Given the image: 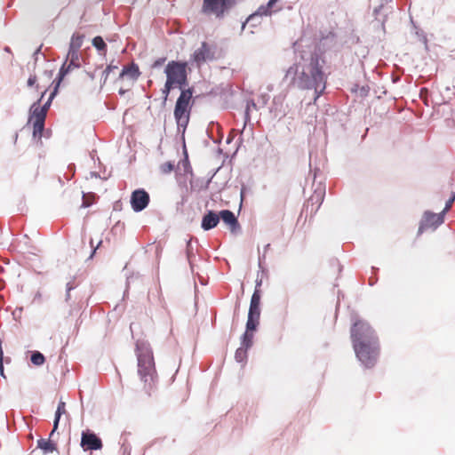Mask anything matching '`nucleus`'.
<instances>
[{
    "instance_id": "nucleus-33",
    "label": "nucleus",
    "mask_w": 455,
    "mask_h": 455,
    "mask_svg": "<svg viewBox=\"0 0 455 455\" xmlns=\"http://www.w3.org/2000/svg\"><path fill=\"white\" fill-rule=\"evenodd\" d=\"M165 60H166L165 58H161V59L156 60L153 63L152 67H153V68H157V67H159V66H162V65L164 63Z\"/></svg>"
},
{
    "instance_id": "nucleus-4",
    "label": "nucleus",
    "mask_w": 455,
    "mask_h": 455,
    "mask_svg": "<svg viewBox=\"0 0 455 455\" xmlns=\"http://www.w3.org/2000/svg\"><path fill=\"white\" fill-rule=\"evenodd\" d=\"M192 91L182 90L174 108V117L179 127L186 128L191 111Z\"/></svg>"
},
{
    "instance_id": "nucleus-7",
    "label": "nucleus",
    "mask_w": 455,
    "mask_h": 455,
    "mask_svg": "<svg viewBox=\"0 0 455 455\" xmlns=\"http://www.w3.org/2000/svg\"><path fill=\"white\" fill-rule=\"evenodd\" d=\"M48 110L47 104L40 106L34 104L31 108V116L28 122L33 124V135L34 137H42V133L44 128V121Z\"/></svg>"
},
{
    "instance_id": "nucleus-17",
    "label": "nucleus",
    "mask_w": 455,
    "mask_h": 455,
    "mask_svg": "<svg viewBox=\"0 0 455 455\" xmlns=\"http://www.w3.org/2000/svg\"><path fill=\"white\" fill-rule=\"evenodd\" d=\"M62 415H66L67 418L68 417V411H67V409H66L65 402L60 401V403L58 404V407H57V410H56V412H55V418H54V422H53V428H52V430L51 432V436H54L55 435V432L58 429L59 422H60V418H61Z\"/></svg>"
},
{
    "instance_id": "nucleus-12",
    "label": "nucleus",
    "mask_w": 455,
    "mask_h": 455,
    "mask_svg": "<svg viewBox=\"0 0 455 455\" xmlns=\"http://www.w3.org/2000/svg\"><path fill=\"white\" fill-rule=\"evenodd\" d=\"M228 0H204L203 11L205 13H214L220 16L223 13Z\"/></svg>"
},
{
    "instance_id": "nucleus-19",
    "label": "nucleus",
    "mask_w": 455,
    "mask_h": 455,
    "mask_svg": "<svg viewBox=\"0 0 455 455\" xmlns=\"http://www.w3.org/2000/svg\"><path fill=\"white\" fill-rule=\"evenodd\" d=\"M256 329L248 328V323H246V331L242 337V346L245 348H249L252 345L253 331Z\"/></svg>"
},
{
    "instance_id": "nucleus-23",
    "label": "nucleus",
    "mask_w": 455,
    "mask_h": 455,
    "mask_svg": "<svg viewBox=\"0 0 455 455\" xmlns=\"http://www.w3.org/2000/svg\"><path fill=\"white\" fill-rule=\"evenodd\" d=\"M31 362L33 364L40 366L44 363L45 358L43 354H41L38 351H36L31 355Z\"/></svg>"
},
{
    "instance_id": "nucleus-6",
    "label": "nucleus",
    "mask_w": 455,
    "mask_h": 455,
    "mask_svg": "<svg viewBox=\"0 0 455 455\" xmlns=\"http://www.w3.org/2000/svg\"><path fill=\"white\" fill-rule=\"evenodd\" d=\"M218 58V48L216 44H211L207 42H203L201 46L197 48L191 55V60L201 67L202 64L207 61H212Z\"/></svg>"
},
{
    "instance_id": "nucleus-15",
    "label": "nucleus",
    "mask_w": 455,
    "mask_h": 455,
    "mask_svg": "<svg viewBox=\"0 0 455 455\" xmlns=\"http://www.w3.org/2000/svg\"><path fill=\"white\" fill-rule=\"evenodd\" d=\"M37 448L43 451L44 454L52 453L58 451L57 443L54 441V436L49 435L48 439L41 438L37 441Z\"/></svg>"
},
{
    "instance_id": "nucleus-1",
    "label": "nucleus",
    "mask_w": 455,
    "mask_h": 455,
    "mask_svg": "<svg viewBox=\"0 0 455 455\" xmlns=\"http://www.w3.org/2000/svg\"><path fill=\"white\" fill-rule=\"evenodd\" d=\"M350 339L355 356L363 366L373 368L379 357L380 345L374 329L363 320H356L350 328Z\"/></svg>"
},
{
    "instance_id": "nucleus-31",
    "label": "nucleus",
    "mask_w": 455,
    "mask_h": 455,
    "mask_svg": "<svg viewBox=\"0 0 455 455\" xmlns=\"http://www.w3.org/2000/svg\"><path fill=\"white\" fill-rule=\"evenodd\" d=\"M114 68H116V67L115 66H112V65H108L104 70H103V76H104V82H106V80L108 79V76L109 75V73L112 71V69Z\"/></svg>"
},
{
    "instance_id": "nucleus-18",
    "label": "nucleus",
    "mask_w": 455,
    "mask_h": 455,
    "mask_svg": "<svg viewBox=\"0 0 455 455\" xmlns=\"http://www.w3.org/2000/svg\"><path fill=\"white\" fill-rule=\"evenodd\" d=\"M279 0H269L268 3L267 4V5H261L259 7L257 12H255V15H259V16L270 15L273 12L276 11V10H274V7H275V4Z\"/></svg>"
},
{
    "instance_id": "nucleus-20",
    "label": "nucleus",
    "mask_w": 455,
    "mask_h": 455,
    "mask_svg": "<svg viewBox=\"0 0 455 455\" xmlns=\"http://www.w3.org/2000/svg\"><path fill=\"white\" fill-rule=\"evenodd\" d=\"M80 54L79 52L68 51L66 58V61L70 65H73V68H79L81 66L80 61Z\"/></svg>"
},
{
    "instance_id": "nucleus-16",
    "label": "nucleus",
    "mask_w": 455,
    "mask_h": 455,
    "mask_svg": "<svg viewBox=\"0 0 455 455\" xmlns=\"http://www.w3.org/2000/svg\"><path fill=\"white\" fill-rule=\"evenodd\" d=\"M220 222V213L217 214L212 211L208 212L202 220V228L204 230H210L215 228Z\"/></svg>"
},
{
    "instance_id": "nucleus-32",
    "label": "nucleus",
    "mask_w": 455,
    "mask_h": 455,
    "mask_svg": "<svg viewBox=\"0 0 455 455\" xmlns=\"http://www.w3.org/2000/svg\"><path fill=\"white\" fill-rule=\"evenodd\" d=\"M75 288V284L73 283H67V293H66V300L68 301L70 299V291Z\"/></svg>"
},
{
    "instance_id": "nucleus-35",
    "label": "nucleus",
    "mask_w": 455,
    "mask_h": 455,
    "mask_svg": "<svg viewBox=\"0 0 455 455\" xmlns=\"http://www.w3.org/2000/svg\"><path fill=\"white\" fill-rule=\"evenodd\" d=\"M89 205H90V204H87V203H85V202H84V203H83V206H84V207H88Z\"/></svg>"
},
{
    "instance_id": "nucleus-22",
    "label": "nucleus",
    "mask_w": 455,
    "mask_h": 455,
    "mask_svg": "<svg viewBox=\"0 0 455 455\" xmlns=\"http://www.w3.org/2000/svg\"><path fill=\"white\" fill-rule=\"evenodd\" d=\"M75 68H73V65H70L68 62L65 61L59 72L58 84L70 71H72Z\"/></svg>"
},
{
    "instance_id": "nucleus-10",
    "label": "nucleus",
    "mask_w": 455,
    "mask_h": 455,
    "mask_svg": "<svg viewBox=\"0 0 455 455\" xmlns=\"http://www.w3.org/2000/svg\"><path fill=\"white\" fill-rule=\"evenodd\" d=\"M150 197L148 193L140 188L136 189L132 193L131 196V205L134 212H141L144 210L149 204Z\"/></svg>"
},
{
    "instance_id": "nucleus-5",
    "label": "nucleus",
    "mask_w": 455,
    "mask_h": 455,
    "mask_svg": "<svg viewBox=\"0 0 455 455\" xmlns=\"http://www.w3.org/2000/svg\"><path fill=\"white\" fill-rule=\"evenodd\" d=\"M188 63L186 61H170L165 67L166 80L182 89L188 84Z\"/></svg>"
},
{
    "instance_id": "nucleus-25",
    "label": "nucleus",
    "mask_w": 455,
    "mask_h": 455,
    "mask_svg": "<svg viewBox=\"0 0 455 455\" xmlns=\"http://www.w3.org/2000/svg\"><path fill=\"white\" fill-rule=\"evenodd\" d=\"M92 45L97 48L99 51H103L106 49L107 45L101 36H96L92 39Z\"/></svg>"
},
{
    "instance_id": "nucleus-14",
    "label": "nucleus",
    "mask_w": 455,
    "mask_h": 455,
    "mask_svg": "<svg viewBox=\"0 0 455 455\" xmlns=\"http://www.w3.org/2000/svg\"><path fill=\"white\" fill-rule=\"evenodd\" d=\"M140 76V71L139 66L135 63H131L130 65L124 66L119 75V78L124 79L127 78L132 81H136Z\"/></svg>"
},
{
    "instance_id": "nucleus-26",
    "label": "nucleus",
    "mask_w": 455,
    "mask_h": 455,
    "mask_svg": "<svg viewBox=\"0 0 455 455\" xmlns=\"http://www.w3.org/2000/svg\"><path fill=\"white\" fill-rule=\"evenodd\" d=\"M174 87H177V86L175 84H172L171 82L166 80L164 87L162 90V93L164 95V102H165L167 100V98L169 96L170 91L172 88H174Z\"/></svg>"
},
{
    "instance_id": "nucleus-24",
    "label": "nucleus",
    "mask_w": 455,
    "mask_h": 455,
    "mask_svg": "<svg viewBox=\"0 0 455 455\" xmlns=\"http://www.w3.org/2000/svg\"><path fill=\"white\" fill-rule=\"evenodd\" d=\"M247 349L248 348H245L243 346L236 349L235 357V360L237 362L242 363V362H243L246 359V357H247Z\"/></svg>"
},
{
    "instance_id": "nucleus-27",
    "label": "nucleus",
    "mask_w": 455,
    "mask_h": 455,
    "mask_svg": "<svg viewBox=\"0 0 455 455\" xmlns=\"http://www.w3.org/2000/svg\"><path fill=\"white\" fill-rule=\"evenodd\" d=\"M173 169H174V164L171 162L164 163L160 166V170H161L162 173H164V174L172 172L173 171Z\"/></svg>"
},
{
    "instance_id": "nucleus-2",
    "label": "nucleus",
    "mask_w": 455,
    "mask_h": 455,
    "mask_svg": "<svg viewBox=\"0 0 455 455\" xmlns=\"http://www.w3.org/2000/svg\"><path fill=\"white\" fill-rule=\"evenodd\" d=\"M325 64L323 59L317 53L310 56L307 63L301 67L295 65L288 70L289 74H294V81L298 86L305 90H314L315 93V100H316L323 92L326 87L327 76L323 68Z\"/></svg>"
},
{
    "instance_id": "nucleus-13",
    "label": "nucleus",
    "mask_w": 455,
    "mask_h": 455,
    "mask_svg": "<svg viewBox=\"0 0 455 455\" xmlns=\"http://www.w3.org/2000/svg\"><path fill=\"white\" fill-rule=\"evenodd\" d=\"M228 227L232 233H236L240 229V224L235 216L234 212L229 210H223L220 212V220Z\"/></svg>"
},
{
    "instance_id": "nucleus-9",
    "label": "nucleus",
    "mask_w": 455,
    "mask_h": 455,
    "mask_svg": "<svg viewBox=\"0 0 455 455\" xmlns=\"http://www.w3.org/2000/svg\"><path fill=\"white\" fill-rule=\"evenodd\" d=\"M444 221V214L443 212L434 213L432 212H425L419 227V235L427 229H435Z\"/></svg>"
},
{
    "instance_id": "nucleus-11",
    "label": "nucleus",
    "mask_w": 455,
    "mask_h": 455,
    "mask_svg": "<svg viewBox=\"0 0 455 455\" xmlns=\"http://www.w3.org/2000/svg\"><path fill=\"white\" fill-rule=\"evenodd\" d=\"M81 446L84 451L100 450L102 448V442L94 433L83 432Z\"/></svg>"
},
{
    "instance_id": "nucleus-3",
    "label": "nucleus",
    "mask_w": 455,
    "mask_h": 455,
    "mask_svg": "<svg viewBox=\"0 0 455 455\" xmlns=\"http://www.w3.org/2000/svg\"><path fill=\"white\" fill-rule=\"evenodd\" d=\"M138 373L142 382V390L150 395L156 382V371L151 353L147 352L138 355Z\"/></svg>"
},
{
    "instance_id": "nucleus-21",
    "label": "nucleus",
    "mask_w": 455,
    "mask_h": 455,
    "mask_svg": "<svg viewBox=\"0 0 455 455\" xmlns=\"http://www.w3.org/2000/svg\"><path fill=\"white\" fill-rule=\"evenodd\" d=\"M84 41V36L81 35H73L71 37L68 51L79 52Z\"/></svg>"
},
{
    "instance_id": "nucleus-8",
    "label": "nucleus",
    "mask_w": 455,
    "mask_h": 455,
    "mask_svg": "<svg viewBox=\"0 0 455 455\" xmlns=\"http://www.w3.org/2000/svg\"><path fill=\"white\" fill-rule=\"evenodd\" d=\"M260 292L256 289L251 296L250 308L248 313V328L256 329L259 323L260 316Z\"/></svg>"
},
{
    "instance_id": "nucleus-36",
    "label": "nucleus",
    "mask_w": 455,
    "mask_h": 455,
    "mask_svg": "<svg viewBox=\"0 0 455 455\" xmlns=\"http://www.w3.org/2000/svg\"><path fill=\"white\" fill-rule=\"evenodd\" d=\"M124 92H125V91H124V90H122V89H120V90H119V93H120V94H124Z\"/></svg>"
},
{
    "instance_id": "nucleus-28",
    "label": "nucleus",
    "mask_w": 455,
    "mask_h": 455,
    "mask_svg": "<svg viewBox=\"0 0 455 455\" xmlns=\"http://www.w3.org/2000/svg\"><path fill=\"white\" fill-rule=\"evenodd\" d=\"M455 201V193L452 195V196L446 202L445 207L443 210V213L445 214L447 212L450 211V209L452 206L453 202Z\"/></svg>"
},
{
    "instance_id": "nucleus-30",
    "label": "nucleus",
    "mask_w": 455,
    "mask_h": 455,
    "mask_svg": "<svg viewBox=\"0 0 455 455\" xmlns=\"http://www.w3.org/2000/svg\"><path fill=\"white\" fill-rule=\"evenodd\" d=\"M3 358H4V351L2 348V344H0V374L3 378H6L4 373V368H3Z\"/></svg>"
},
{
    "instance_id": "nucleus-29",
    "label": "nucleus",
    "mask_w": 455,
    "mask_h": 455,
    "mask_svg": "<svg viewBox=\"0 0 455 455\" xmlns=\"http://www.w3.org/2000/svg\"><path fill=\"white\" fill-rule=\"evenodd\" d=\"M251 108H256V105L253 101L247 103L246 111H245V122L250 120L249 112H250Z\"/></svg>"
},
{
    "instance_id": "nucleus-34",
    "label": "nucleus",
    "mask_w": 455,
    "mask_h": 455,
    "mask_svg": "<svg viewBox=\"0 0 455 455\" xmlns=\"http://www.w3.org/2000/svg\"><path fill=\"white\" fill-rule=\"evenodd\" d=\"M36 82V76H31L28 80V84L29 86H32L33 84H35V83Z\"/></svg>"
}]
</instances>
